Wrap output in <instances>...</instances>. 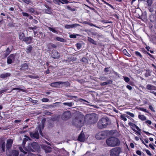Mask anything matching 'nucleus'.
<instances>
[{
  "label": "nucleus",
  "instance_id": "1",
  "mask_svg": "<svg viewBox=\"0 0 156 156\" xmlns=\"http://www.w3.org/2000/svg\"><path fill=\"white\" fill-rule=\"evenodd\" d=\"M84 116L81 113L78 112L77 115L72 121V124L76 127H80L83 126L84 122Z\"/></svg>",
  "mask_w": 156,
  "mask_h": 156
},
{
  "label": "nucleus",
  "instance_id": "2",
  "mask_svg": "<svg viewBox=\"0 0 156 156\" xmlns=\"http://www.w3.org/2000/svg\"><path fill=\"white\" fill-rule=\"evenodd\" d=\"M38 147V146L37 144L35 142H33L31 144H29L27 148L25 149L23 146V147H20L19 149L21 152L23 153L24 154H25L27 153L26 151H35V150L37 149Z\"/></svg>",
  "mask_w": 156,
  "mask_h": 156
},
{
  "label": "nucleus",
  "instance_id": "3",
  "mask_svg": "<svg viewBox=\"0 0 156 156\" xmlns=\"http://www.w3.org/2000/svg\"><path fill=\"white\" fill-rule=\"evenodd\" d=\"M12 143L13 140L12 139H9L7 140L6 148L7 149H8L6 151L7 155V156H18L19 152L18 151L13 150L10 152L9 150L12 147Z\"/></svg>",
  "mask_w": 156,
  "mask_h": 156
},
{
  "label": "nucleus",
  "instance_id": "4",
  "mask_svg": "<svg viewBox=\"0 0 156 156\" xmlns=\"http://www.w3.org/2000/svg\"><path fill=\"white\" fill-rule=\"evenodd\" d=\"M110 121L107 117L103 118L100 120L98 123V127L100 129L106 128L110 124Z\"/></svg>",
  "mask_w": 156,
  "mask_h": 156
},
{
  "label": "nucleus",
  "instance_id": "5",
  "mask_svg": "<svg viewBox=\"0 0 156 156\" xmlns=\"http://www.w3.org/2000/svg\"><path fill=\"white\" fill-rule=\"evenodd\" d=\"M106 142L107 144L110 147L118 146L120 144V141L119 139L113 137H110L107 139Z\"/></svg>",
  "mask_w": 156,
  "mask_h": 156
},
{
  "label": "nucleus",
  "instance_id": "6",
  "mask_svg": "<svg viewBox=\"0 0 156 156\" xmlns=\"http://www.w3.org/2000/svg\"><path fill=\"white\" fill-rule=\"evenodd\" d=\"M122 152L121 148L119 147L114 148L110 151V154L112 156H118Z\"/></svg>",
  "mask_w": 156,
  "mask_h": 156
},
{
  "label": "nucleus",
  "instance_id": "7",
  "mask_svg": "<svg viewBox=\"0 0 156 156\" xmlns=\"http://www.w3.org/2000/svg\"><path fill=\"white\" fill-rule=\"evenodd\" d=\"M107 136V133L104 131H102L97 133L95 136L97 140H100L105 138Z\"/></svg>",
  "mask_w": 156,
  "mask_h": 156
},
{
  "label": "nucleus",
  "instance_id": "8",
  "mask_svg": "<svg viewBox=\"0 0 156 156\" xmlns=\"http://www.w3.org/2000/svg\"><path fill=\"white\" fill-rule=\"evenodd\" d=\"M128 124L131 126L133 131L139 134H140V131L141 130L138 126L131 122H129Z\"/></svg>",
  "mask_w": 156,
  "mask_h": 156
},
{
  "label": "nucleus",
  "instance_id": "9",
  "mask_svg": "<svg viewBox=\"0 0 156 156\" xmlns=\"http://www.w3.org/2000/svg\"><path fill=\"white\" fill-rule=\"evenodd\" d=\"M71 113L69 111H65L62 115V118L63 120H67L71 117Z\"/></svg>",
  "mask_w": 156,
  "mask_h": 156
},
{
  "label": "nucleus",
  "instance_id": "10",
  "mask_svg": "<svg viewBox=\"0 0 156 156\" xmlns=\"http://www.w3.org/2000/svg\"><path fill=\"white\" fill-rule=\"evenodd\" d=\"M85 139L86 138L84 134L83 133V132L82 131L79 135L78 140L80 142H83L85 140Z\"/></svg>",
  "mask_w": 156,
  "mask_h": 156
},
{
  "label": "nucleus",
  "instance_id": "11",
  "mask_svg": "<svg viewBox=\"0 0 156 156\" xmlns=\"http://www.w3.org/2000/svg\"><path fill=\"white\" fill-rule=\"evenodd\" d=\"M51 55L55 59H58L60 57V54L56 51H53Z\"/></svg>",
  "mask_w": 156,
  "mask_h": 156
},
{
  "label": "nucleus",
  "instance_id": "12",
  "mask_svg": "<svg viewBox=\"0 0 156 156\" xmlns=\"http://www.w3.org/2000/svg\"><path fill=\"white\" fill-rule=\"evenodd\" d=\"M147 89L150 91L156 90V87L151 84H147L146 86Z\"/></svg>",
  "mask_w": 156,
  "mask_h": 156
},
{
  "label": "nucleus",
  "instance_id": "13",
  "mask_svg": "<svg viewBox=\"0 0 156 156\" xmlns=\"http://www.w3.org/2000/svg\"><path fill=\"white\" fill-rule=\"evenodd\" d=\"M80 25L77 23L74 24L72 25H66L65 26V28L66 29H70L75 28Z\"/></svg>",
  "mask_w": 156,
  "mask_h": 156
},
{
  "label": "nucleus",
  "instance_id": "14",
  "mask_svg": "<svg viewBox=\"0 0 156 156\" xmlns=\"http://www.w3.org/2000/svg\"><path fill=\"white\" fill-rule=\"evenodd\" d=\"M14 55L11 54L7 58V62L8 64H11L12 62V61L14 60Z\"/></svg>",
  "mask_w": 156,
  "mask_h": 156
},
{
  "label": "nucleus",
  "instance_id": "15",
  "mask_svg": "<svg viewBox=\"0 0 156 156\" xmlns=\"http://www.w3.org/2000/svg\"><path fill=\"white\" fill-rule=\"evenodd\" d=\"M33 38L30 37H27L23 39V40L27 44H30L32 42Z\"/></svg>",
  "mask_w": 156,
  "mask_h": 156
},
{
  "label": "nucleus",
  "instance_id": "16",
  "mask_svg": "<svg viewBox=\"0 0 156 156\" xmlns=\"http://www.w3.org/2000/svg\"><path fill=\"white\" fill-rule=\"evenodd\" d=\"M63 83L62 82L60 81L57 82L51 83L50 85L51 87H59L60 84H62Z\"/></svg>",
  "mask_w": 156,
  "mask_h": 156
},
{
  "label": "nucleus",
  "instance_id": "17",
  "mask_svg": "<svg viewBox=\"0 0 156 156\" xmlns=\"http://www.w3.org/2000/svg\"><path fill=\"white\" fill-rule=\"evenodd\" d=\"M37 131L34 133H30V135L32 137L38 139L39 137V135L38 132V130H37Z\"/></svg>",
  "mask_w": 156,
  "mask_h": 156
},
{
  "label": "nucleus",
  "instance_id": "18",
  "mask_svg": "<svg viewBox=\"0 0 156 156\" xmlns=\"http://www.w3.org/2000/svg\"><path fill=\"white\" fill-rule=\"evenodd\" d=\"M43 148L45 150L46 153H49L51 151V148L48 146L44 145Z\"/></svg>",
  "mask_w": 156,
  "mask_h": 156
},
{
  "label": "nucleus",
  "instance_id": "19",
  "mask_svg": "<svg viewBox=\"0 0 156 156\" xmlns=\"http://www.w3.org/2000/svg\"><path fill=\"white\" fill-rule=\"evenodd\" d=\"M10 76V74L9 73H3L1 74L0 77L2 78H5L8 76Z\"/></svg>",
  "mask_w": 156,
  "mask_h": 156
},
{
  "label": "nucleus",
  "instance_id": "20",
  "mask_svg": "<svg viewBox=\"0 0 156 156\" xmlns=\"http://www.w3.org/2000/svg\"><path fill=\"white\" fill-rule=\"evenodd\" d=\"M150 41L154 44H156V36L155 35H153L150 39Z\"/></svg>",
  "mask_w": 156,
  "mask_h": 156
},
{
  "label": "nucleus",
  "instance_id": "21",
  "mask_svg": "<svg viewBox=\"0 0 156 156\" xmlns=\"http://www.w3.org/2000/svg\"><path fill=\"white\" fill-rule=\"evenodd\" d=\"M74 103L73 102H64L63 103V105H67L69 107H70L73 106L74 105Z\"/></svg>",
  "mask_w": 156,
  "mask_h": 156
},
{
  "label": "nucleus",
  "instance_id": "22",
  "mask_svg": "<svg viewBox=\"0 0 156 156\" xmlns=\"http://www.w3.org/2000/svg\"><path fill=\"white\" fill-rule=\"evenodd\" d=\"M112 81L111 80H110L107 81L106 82L101 83L100 85L101 86H105V85H107L108 84L112 83Z\"/></svg>",
  "mask_w": 156,
  "mask_h": 156
},
{
  "label": "nucleus",
  "instance_id": "23",
  "mask_svg": "<svg viewBox=\"0 0 156 156\" xmlns=\"http://www.w3.org/2000/svg\"><path fill=\"white\" fill-rule=\"evenodd\" d=\"M138 118L139 119L142 121L146 120L147 119L146 117L143 115H138Z\"/></svg>",
  "mask_w": 156,
  "mask_h": 156
},
{
  "label": "nucleus",
  "instance_id": "24",
  "mask_svg": "<svg viewBox=\"0 0 156 156\" xmlns=\"http://www.w3.org/2000/svg\"><path fill=\"white\" fill-rule=\"evenodd\" d=\"M46 7L47 9L45 10V12L48 14H51L52 12L51 9V8L48 6Z\"/></svg>",
  "mask_w": 156,
  "mask_h": 156
},
{
  "label": "nucleus",
  "instance_id": "25",
  "mask_svg": "<svg viewBox=\"0 0 156 156\" xmlns=\"http://www.w3.org/2000/svg\"><path fill=\"white\" fill-rule=\"evenodd\" d=\"M151 71L149 70H147L145 74V76L146 77H147L151 76Z\"/></svg>",
  "mask_w": 156,
  "mask_h": 156
},
{
  "label": "nucleus",
  "instance_id": "26",
  "mask_svg": "<svg viewBox=\"0 0 156 156\" xmlns=\"http://www.w3.org/2000/svg\"><path fill=\"white\" fill-rule=\"evenodd\" d=\"M56 39L58 41H60L61 42H64L65 41V40L64 39H63V38L59 37H56Z\"/></svg>",
  "mask_w": 156,
  "mask_h": 156
},
{
  "label": "nucleus",
  "instance_id": "27",
  "mask_svg": "<svg viewBox=\"0 0 156 156\" xmlns=\"http://www.w3.org/2000/svg\"><path fill=\"white\" fill-rule=\"evenodd\" d=\"M88 40L89 42L92 43L93 44H96V42L95 41H94V40L93 39H92L91 38H90V37H88Z\"/></svg>",
  "mask_w": 156,
  "mask_h": 156
},
{
  "label": "nucleus",
  "instance_id": "28",
  "mask_svg": "<svg viewBox=\"0 0 156 156\" xmlns=\"http://www.w3.org/2000/svg\"><path fill=\"white\" fill-rule=\"evenodd\" d=\"M2 148L3 151H5V143L4 141L2 142Z\"/></svg>",
  "mask_w": 156,
  "mask_h": 156
},
{
  "label": "nucleus",
  "instance_id": "29",
  "mask_svg": "<svg viewBox=\"0 0 156 156\" xmlns=\"http://www.w3.org/2000/svg\"><path fill=\"white\" fill-rule=\"evenodd\" d=\"M19 38L20 39H23L24 36V34L23 33H20L19 34Z\"/></svg>",
  "mask_w": 156,
  "mask_h": 156
},
{
  "label": "nucleus",
  "instance_id": "30",
  "mask_svg": "<svg viewBox=\"0 0 156 156\" xmlns=\"http://www.w3.org/2000/svg\"><path fill=\"white\" fill-rule=\"evenodd\" d=\"M123 53L126 55L128 56V57H130V55L127 52L126 49H124L123 50Z\"/></svg>",
  "mask_w": 156,
  "mask_h": 156
},
{
  "label": "nucleus",
  "instance_id": "31",
  "mask_svg": "<svg viewBox=\"0 0 156 156\" xmlns=\"http://www.w3.org/2000/svg\"><path fill=\"white\" fill-rule=\"evenodd\" d=\"M48 29L50 31H52L53 33H56L57 31L55 30V28H51L50 27H48Z\"/></svg>",
  "mask_w": 156,
  "mask_h": 156
},
{
  "label": "nucleus",
  "instance_id": "32",
  "mask_svg": "<svg viewBox=\"0 0 156 156\" xmlns=\"http://www.w3.org/2000/svg\"><path fill=\"white\" fill-rule=\"evenodd\" d=\"M120 118L122 120L125 121L127 120V119L126 118V116L124 115H121L120 116Z\"/></svg>",
  "mask_w": 156,
  "mask_h": 156
},
{
  "label": "nucleus",
  "instance_id": "33",
  "mask_svg": "<svg viewBox=\"0 0 156 156\" xmlns=\"http://www.w3.org/2000/svg\"><path fill=\"white\" fill-rule=\"evenodd\" d=\"M137 109L141 111H143L146 112L148 113V110L142 108L140 107L138 108Z\"/></svg>",
  "mask_w": 156,
  "mask_h": 156
},
{
  "label": "nucleus",
  "instance_id": "34",
  "mask_svg": "<svg viewBox=\"0 0 156 156\" xmlns=\"http://www.w3.org/2000/svg\"><path fill=\"white\" fill-rule=\"evenodd\" d=\"M27 50L26 51V52L27 53H30L32 50V47L31 46H29L27 48Z\"/></svg>",
  "mask_w": 156,
  "mask_h": 156
},
{
  "label": "nucleus",
  "instance_id": "35",
  "mask_svg": "<svg viewBox=\"0 0 156 156\" xmlns=\"http://www.w3.org/2000/svg\"><path fill=\"white\" fill-rule=\"evenodd\" d=\"M135 53L136 55H137V56L139 57L140 58H142V55H141V54L140 52L138 51H136L135 52Z\"/></svg>",
  "mask_w": 156,
  "mask_h": 156
},
{
  "label": "nucleus",
  "instance_id": "36",
  "mask_svg": "<svg viewBox=\"0 0 156 156\" xmlns=\"http://www.w3.org/2000/svg\"><path fill=\"white\" fill-rule=\"evenodd\" d=\"M77 35L78 34H71L69 35V37L71 38H76Z\"/></svg>",
  "mask_w": 156,
  "mask_h": 156
},
{
  "label": "nucleus",
  "instance_id": "37",
  "mask_svg": "<svg viewBox=\"0 0 156 156\" xmlns=\"http://www.w3.org/2000/svg\"><path fill=\"white\" fill-rule=\"evenodd\" d=\"M29 139H30V138L27 136L26 137V138L24 139L23 140V144H25L26 141Z\"/></svg>",
  "mask_w": 156,
  "mask_h": 156
},
{
  "label": "nucleus",
  "instance_id": "38",
  "mask_svg": "<svg viewBox=\"0 0 156 156\" xmlns=\"http://www.w3.org/2000/svg\"><path fill=\"white\" fill-rule=\"evenodd\" d=\"M147 2L149 6H151L152 3V0H147Z\"/></svg>",
  "mask_w": 156,
  "mask_h": 156
},
{
  "label": "nucleus",
  "instance_id": "39",
  "mask_svg": "<svg viewBox=\"0 0 156 156\" xmlns=\"http://www.w3.org/2000/svg\"><path fill=\"white\" fill-rule=\"evenodd\" d=\"M13 90H19V91H24V90L23 89H21V88H13L12 90V91Z\"/></svg>",
  "mask_w": 156,
  "mask_h": 156
},
{
  "label": "nucleus",
  "instance_id": "40",
  "mask_svg": "<svg viewBox=\"0 0 156 156\" xmlns=\"http://www.w3.org/2000/svg\"><path fill=\"white\" fill-rule=\"evenodd\" d=\"M125 82H128L129 81L130 79L129 78L127 77L123 76Z\"/></svg>",
  "mask_w": 156,
  "mask_h": 156
},
{
  "label": "nucleus",
  "instance_id": "41",
  "mask_svg": "<svg viewBox=\"0 0 156 156\" xmlns=\"http://www.w3.org/2000/svg\"><path fill=\"white\" fill-rule=\"evenodd\" d=\"M149 146L152 149L154 150L155 149L154 147H156V146L155 145H152L151 144H149Z\"/></svg>",
  "mask_w": 156,
  "mask_h": 156
},
{
  "label": "nucleus",
  "instance_id": "42",
  "mask_svg": "<svg viewBox=\"0 0 156 156\" xmlns=\"http://www.w3.org/2000/svg\"><path fill=\"white\" fill-rule=\"evenodd\" d=\"M126 113L131 117H134V115L133 113H131L129 112H126Z\"/></svg>",
  "mask_w": 156,
  "mask_h": 156
},
{
  "label": "nucleus",
  "instance_id": "43",
  "mask_svg": "<svg viewBox=\"0 0 156 156\" xmlns=\"http://www.w3.org/2000/svg\"><path fill=\"white\" fill-rule=\"evenodd\" d=\"M22 67L24 69H27L28 68V66L26 64H24L22 65Z\"/></svg>",
  "mask_w": 156,
  "mask_h": 156
},
{
  "label": "nucleus",
  "instance_id": "44",
  "mask_svg": "<svg viewBox=\"0 0 156 156\" xmlns=\"http://www.w3.org/2000/svg\"><path fill=\"white\" fill-rule=\"evenodd\" d=\"M62 2H61V3L62 4H63L64 3L65 4H68V3L69 2L67 0H61Z\"/></svg>",
  "mask_w": 156,
  "mask_h": 156
},
{
  "label": "nucleus",
  "instance_id": "45",
  "mask_svg": "<svg viewBox=\"0 0 156 156\" xmlns=\"http://www.w3.org/2000/svg\"><path fill=\"white\" fill-rule=\"evenodd\" d=\"M41 101L43 102H46L48 101L49 99L47 98H44L42 99Z\"/></svg>",
  "mask_w": 156,
  "mask_h": 156
},
{
  "label": "nucleus",
  "instance_id": "46",
  "mask_svg": "<svg viewBox=\"0 0 156 156\" xmlns=\"http://www.w3.org/2000/svg\"><path fill=\"white\" fill-rule=\"evenodd\" d=\"M66 9H69L70 10L72 11H74L75 10V9H71L69 6H67L66 7Z\"/></svg>",
  "mask_w": 156,
  "mask_h": 156
},
{
  "label": "nucleus",
  "instance_id": "47",
  "mask_svg": "<svg viewBox=\"0 0 156 156\" xmlns=\"http://www.w3.org/2000/svg\"><path fill=\"white\" fill-rule=\"evenodd\" d=\"M146 152L147 154L151 156L152 155L151 154V153L150 151L149 150H146Z\"/></svg>",
  "mask_w": 156,
  "mask_h": 156
},
{
  "label": "nucleus",
  "instance_id": "48",
  "mask_svg": "<svg viewBox=\"0 0 156 156\" xmlns=\"http://www.w3.org/2000/svg\"><path fill=\"white\" fill-rule=\"evenodd\" d=\"M22 15L24 16H26V17H28L29 16V14L26 12H22Z\"/></svg>",
  "mask_w": 156,
  "mask_h": 156
},
{
  "label": "nucleus",
  "instance_id": "49",
  "mask_svg": "<svg viewBox=\"0 0 156 156\" xmlns=\"http://www.w3.org/2000/svg\"><path fill=\"white\" fill-rule=\"evenodd\" d=\"M149 108L152 111L154 112L155 111L151 105H150L149 106Z\"/></svg>",
  "mask_w": 156,
  "mask_h": 156
},
{
  "label": "nucleus",
  "instance_id": "50",
  "mask_svg": "<svg viewBox=\"0 0 156 156\" xmlns=\"http://www.w3.org/2000/svg\"><path fill=\"white\" fill-rule=\"evenodd\" d=\"M136 152L137 154L141 156L142 155V152L139 150L137 151Z\"/></svg>",
  "mask_w": 156,
  "mask_h": 156
},
{
  "label": "nucleus",
  "instance_id": "51",
  "mask_svg": "<svg viewBox=\"0 0 156 156\" xmlns=\"http://www.w3.org/2000/svg\"><path fill=\"white\" fill-rule=\"evenodd\" d=\"M29 11H30V12H31L32 13H34V12H35V10H34V9L32 8H30V9H29Z\"/></svg>",
  "mask_w": 156,
  "mask_h": 156
},
{
  "label": "nucleus",
  "instance_id": "52",
  "mask_svg": "<svg viewBox=\"0 0 156 156\" xmlns=\"http://www.w3.org/2000/svg\"><path fill=\"white\" fill-rule=\"evenodd\" d=\"M81 45L80 44L77 43L76 44V47L78 49H80L81 47Z\"/></svg>",
  "mask_w": 156,
  "mask_h": 156
},
{
  "label": "nucleus",
  "instance_id": "53",
  "mask_svg": "<svg viewBox=\"0 0 156 156\" xmlns=\"http://www.w3.org/2000/svg\"><path fill=\"white\" fill-rule=\"evenodd\" d=\"M23 1L25 3L28 4L30 2V0H23Z\"/></svg>",
  "mask_w": 156,
  "mask_h": 156
},
{
  "label": "nucleus",
  "instance_id": "54",
  "mask_svg": "<svg viewBox=\"0 0 156 156\" xmlns=\"http://www.w3.org/2000/svg\"><path fill=\"white\" fill-rule=\"evenodd\" d=\"M89 25H90V26H94V27H96V28H100V27H97V26H96L93 24V23H89V24H88Z\"/></svg>",
  "mask_w": 156,
  "mask_h": 156
},
{
  "label": "nucleus",
  "instance_id": "55",
  "mask_svg": "<svg viewBox=\"0 0 156 156\" xmlns=\"http://www.w3.org/2000/svg\"><path fill=\"white\" fill-rule=\"evenodd\" d=\"M146 123L149 125H151L152 123L151 122L150 120H147L146 121Z\"/></svg>",
  "mask_w": 156,
  "mask_h": 156
},
{
  "label": "nucleus",
  "instance_id": "56",
  "mask_svg": "<svg viewBox=\"0 0 156 156\" xmlns=\"http://www.w3.org/2000/svg\"><path fill=\"white\" fill-rule=\"evenodd\" d=\"M7 90H0V94H1L5 92Z\"/></svg>",
  "mask_w": 156,
  "mask_h": 156
},
{
  "label": "nucleus",
  "instance_id": "57",
  "mask_svg": "<svg viewBox=\"0 0 156 156\" xmlns=\"http://www.w3.org/2000/svg\"><path fill=\"white\" fill-rule=\"evenodd\" d=\"M126 87L127 88V89H128L129 90H131L132 88V87L131 86H130V85H127L126 86Z\"/></svg>",
  "mask_w": 156,
  "mask_h": 156
},
{
  "label": "nucleus",
  "instance_id": "58",
  "mask_svg": "<svg viewBox=\"0 0 156 156\" xmlns=\"http://www.w3.org/2000/svg\"><path fill=\"white\" fill-rule=\"evenodd\" d=\"M27 156H35V155L33 154L32 153H29L28 154Z\"/></svg>",
  "mask_w": 156,
  "mask_h": 156
},
{
  "label": "nucleus",
  "instance_id": "59",
  "mask_svg": "<svg viewBox=\"0 0 156 156\" xmlns=\"http://www.w3.org/2000/svg\"><path fill=\"white\" fill-rule=\"evenodd\" d=\"M62 84H64L66 86H68L69 85V83L68 82H63Z\"/></svg>",
  "mask_w": 156,
  "mask_h": 156
},
{
  "label": "nucleus",
  "instance_id": "60",
  "mask_svg": "<svg viewBox=\"0 0 156 156\" xmlns=\"http://www.w3.org/2000/svg\"><path fill=\"white\" fill-rule=\"evenodd\" d=\"M130 146L132 148H133L134 147V144L132 143H130Z\"/></svg>",
  "mask_w": 156,
  "mask_h": 156
},
{
  "label": "nucleus",
  "instance_id": "61",
  "mask_svg": "<svg viewBox=\"0 0 156 156\" xmlns=\"http://www.w3.org/2000/svg\"><path fill=\"white\" fill-rule=\"evenodd\" d=\"M30 77L31 78H34V79H37V78H38V77L37 76H30Z\"/></svg>",
  "mask_w": 156,
  "mask_h": 156
},
{
  "label": "nucleus",
  "instance_id": "62",
  "mask_svg": "<svg viewBox=\"0 0 156 156\" xmlns=\"http://www.w3.org/2000/svg\"><path fill=\"white\" fill-rule=\"evenodd\" d=\"M21 121L20 119L16 120L14 122H20Z\"/></svg>",
  "mask_w": 156,
  "mask_h": 156
},
{
  "label": "nucleus",
  "instance_id": "63",
  "mask_svg": "<svg viewBox=\"0 0 156 156\" xmlns=\"http://www.w3.org/2000/svg\"><path fill=\"white\" fill-rule=\"evenodd\" d=\"M150 92L151 93L154 94L156 96V92L154 91H150Z\"/></svg>",
  "mask_w": 156,
  "mask_h": 156
},
{
  "label": "nucleus",
  "instance_id": "64",
  "mask_svg": "<svg viewBox=\"0 0 156 156\" xmlns=\"http://www.w3.org/2000/svg\"><path fill=\"white\" fill-rule=\"evenodd\" d=\"M87 59L85 58H83L82 59V61L83 62H86L87 61Z\"/></svg>",
  "mask_w": 156,
  "mask_h": 156
}]
</instances>
